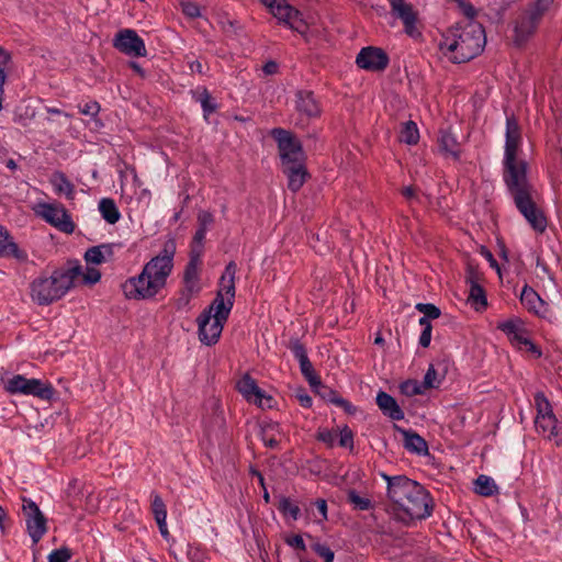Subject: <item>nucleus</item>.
<instances>
[{"label": "nucleus", "mask_w": 562, "mask_h": 562, "mask_svg": "<svg viewBox=\"0 0 562 562\" xmlns=\"http://www.w3.org/2000/svg\"><path fill=\"white\" fill-rule=\"evenodd\" d=\"M4 389L10 394L33 395L41 400H50L54 395L50 384L38 379H27L21 374L8 379L4 382Z\"/></svg>", "instance_id": "7"}, {"label": "nucleus", "mask_w": 562, "mask_h": 562, "mask_svg": "<svg viewBox=\"0 0 562 562\" xmlns=\"http://www.w3.org/2000/svg\"><path fill=\"white\" fill-rule=\"evenodd\" d=\"M416 310L424 314L423 317H426V319H436L440 316V310L430 303H418L416 305Z\"/></svg>", "instance_id": "47"}, {"label": "nucleus", "mask_w": 562, "mask_h": 562, "mask_svg": "<svg viewBox=\"0 0 562 562\" xmlns=\"http://www.w3.org/2000/svg\"><path fill=\"white\" fill-rule=\"evenodd\" d=\"M520 301L522 305L531 313L544 317L548 313V304L540 297V295L530 286L525 285Z\"/></svg>", "instance_id": "21"}, {"label": "nucleus", "mask_w": 562, "mask_h": 562, "mask_svg": "<svg viewBox=\"0 0 562 562\" xmlns=\"http://www.w3.org/2000/svg\"><path fill=\"white\" fill-rule=\"evenodd\" d=\"M401 393L406 396L423 394L426 390L423 383L417 380H407L400 385Z\"/></svg>", "instance_id": "41"}, {"label": "nucleus", "mask_w": 562, "mask_h": 562, "mask_svg": "<svg viewBox=\"0 0 562 562\" xmlns=\"http://www.w3.org/2000/svg\"><path fill=\"white\" fill-rule=\"evenodd\" d=\"M236 271V263L234 261L228 262L220 279L218 290L214 301L210 305L209 310L203 311L210 312L212 318L222 323H226L234 305Z\"/></svg>", "instance_id": "6"}, {"label": "nucleus", "mask_w": 562, "mask_h": 562, "mask_svg": "<svg viewBox=\"0 0 562 562\" xmlns=\"http://www.w3.org/2000/svg\"><path fill=\"white\" fill-rule=\"evenodd\" d=\"M391 7V11L394 15H396L403 22L405 27V32L409 36H415L417 34L416 22H417V13L415 12L413 5L407 3L405 0H387Z\"/></svg>", "instance_id": "16"}, {"label": "nucleus", "mask_w": 562, "mask_h": 562, "mask_svg": "<svg viewBox=\"0 0 562 562\" xmlns=\"http://www.w3.org/2000/svg\"><path fill=\"white\" fill-rule=\"evenodd\" d=\"M381 476L387 484L391 513L396 520L407 525L431 515L432 498L423 485L404 475L390 476L381 473Z\"/></svg>", "instance_id": "1"}, {"label": "nucleus", "mask_w": 562, "mask_h": 562, "mask_svg": "<svg viewBox=\"0 0 562 562\" xmlns=\"http://www.w3.org/2000/svg\"><path fill=\"white\" fill-rule=\"evenodd\" d=\"M180 7L182 12L189 18H198L201 14L199 5L193 1L181 0Z\"/></svg>", "instance_id": "49"}, {"label": "nucleus", "mask_w": 562, "mask_h": 562, "mask_svg": "<svg viewBox=\"0 0 562 562\" xmlns=\"http://www.w3.org/2000/svg\"><path fill=\"white\" fill-rule=\"evenodd\" d=\"M504 180L514 198L517 209L535 231L542 233L547 227V220L542 212L537 209L530 196V188L526 177V165L524 162H517L516 159L510 162L504 160Z\"/></svg>", "instance_id": "4"}, {"label": "nucleus", "mask_w": 562, "mask_h": 562, "mask_svg": "<svg viewBox=\"0 0 562 562\" xmlns=\"http://www.w3.org/2000/svg\"><path fill=\"white\" fill-rule=\"evenodd\" d=\"M474 491L482 496H492L497 492L495 481L487 475H479L474 482Z\"/></svg>", "instance_id": "35"}, {"label": "nucleus", "mask_w": 562, "mask_h": 562, "mask_svg": "<svg viewBox=\"0 0 562 562\" xmlns=\"http://www.w3.org/2000/svg\"><path fill=\"white\" fill-rule=\"evenodd\" d=\"M36 213L59 231L71 234L75 224L66 209L59 203H40Z\"/></svg>", "instance_id": "10"}, {"label": "nucleus", "mask_w": 562, "mask_h": 562, "mask_svg": "<svg viewBox=\"0 0 562 562\" xmlns=\"http://www.w3.org/2000/svg\"><path fill=\"white\" fill-rule=\"evenodd\" d=\"M81 277L83 283L86 284H94L101 279V273L95 268H87L86 271L81 269V273L78 278Z\"/></svg>", "instance_id": "50"}, {"label": "nucleus", "mask_w": 562, "mask_h": 562, "mask_svg": "<svg viewBox=\"0 0 562 562\" xmlns=\"http://www.w3.org/2000/svg\"><path fill=\"white\" fill-rule=\"evenodd\" d=\"M317 438L327 443L328 446H333L337 438H339V445L345 448H351L353 445V434L352 431L347 427L344 426L342 428H319Z\"/></svg>", "instance_id": "18"}, {"label": "nucleus", "mask_w": 562, "mask_h": 562, "mask_svg": "<svg viewBox=\"0 0 562 562\" xmlns=\"http://www.w3.org/2000/svg\"><path fill=\"white\" fill-rule=\"evenodd\" d=\"M535 407L537 411V416H536L535 422H538L539 419H554L555 420V416L553 414L552 406L542 392H538L535 395Z\"/></svg>", "instance_id": "33"}, {"label": "nucleus", "mask_w": 562, "mask_h": 562, "mask_svg": "<svg viewBox=\"0 0 562 562\" xmlns=\"http://www.w3.org/2000/svg\"><path fill=\"white\" fill-rule=\"evenodd\" d=\"M70 558V551L67 548H61L49 553L48 562H68Z\"/></svg>", "instance_id": "52"}, {"label": "nucleus", "mask_w": 562, "mask_h": 562, "mask_svg": "<svg viewBox=\"0 0 562 562\" xmlns=\"http://www.w3.org/2000/svg\"><path fill=\"white\" fill-rule=\"evenodd\" d=\"M274 424H265V426L261 429V436L262 440L266 446L274 448L279 440L274 438L273 436H269V431L272 430Z\"/></svg>", "instance_id": "55"}, {"label": "nucleus", "mask_w": 562, "mask_h": 562, "mask_svg": "<svg viewBox=\"0 0 562 562\" xmlns=\"http://www.w3.org/2000/svg\"><path fill=\"white\" fill-rule=\"evenodd\" d=\"M468 301L472 303L476 311L484 310L487 305L485 292L476 281H472Z\"/></svg>", "instance_id": "37"}, {"label": "nucleus", "mask_w": 562, "mask_h": 562, "mask_svg": "<svg viewBox=\"0 0 562 562\" xmlns=\"http://www.w3.org/2000/svg\"><path fill=\"white\" fill-rule=\"evenodd\" d=\"M356 64L368 71H382L389 65V57L382 48L368 46L359 52Z\"/></svg>", "instance_id": "14"}, {"label": "nucleus", "mask_w": 562, "mask_h": 562, "mask_svg": "<svg viewBox=\"0 0 562 562\" xmlns=\"http://www.w3.org/2000/svg\"><path fill=\"white\" fill-rule=\"evenodd\" d=\"M99 211H100L102 217L109 224L117 223L121 217L120 211H119L114 200H112L110 198H103L100 200Z\"/></svg>", "instance_id": "31"}, {"label": "nucleus", "mask_w": 562, "mask_h": 562, "mask_svg": "<svg viewBox=\"0 0 562 562\" xmlns=\"http://www.w3.org/2000/svg\"><path fill=\"white\" fill-rule=\"evenodd\" d=\"M376 404L383 414L393 420H401L404 418V413L393 396L380 391L376 395Z\"/></svg>", "instance_id": "24"}, {"label": "nucleus", "mask_w": 562, "mask_h": 562, "mask_svg": "<svg viewBox=\"0 0 562 562\" xmlns=\"http://www.w3.org/2000/svg\"><path fill=\"white\" fill-rule=\"evenodd\" d=\"M440 150L447 155L452 157L454 160L460 158V146L456 140L454 136L449 132H441L438 139Z\"/></svg>", "instance_id": "28"}, {"label": "nucleus", "mask_w": 562, "mask_h": 562, "mask_svg": "<svg viewBox=\"0 0 562 562\" xmlns=\"http://www.w3.org/2000/svg\"><path fill=\"white\" fill-rule=\"evenodd\" d=\"M270 12L280 22L286 24L290 29L304 34L307 26L303 21L299 10L290 5L286 0H276L268 5Z\"/></svg>", "instance_id": "11"}, {"label": "nucleus", "mask_w": 562, "mask_h": 562, "mask_svg": "<svg viewBox=\"0 0 562 562\" xmlns=\"http://www.w3.org/2000/svg\"><path fill=\"white\" fill-rule=\"evenodd\" d=\"M538 435L552 440L557 446L562 445V424H535Z\"/></svg>", "instance_id": "29"}, {"label": "nucleus", "mask_w": 562, "mask_h": 562, "mask_svg": "<svg viewBox=\"0 0 562 562\" xmlns=\"http://www.w3.org/2000/svg\"><path fill=\"white\" fill-rule=\"evenodd\" d=\"M236 387L247 402H260V397L262 396V390L258 386L256 380L251 378L248 373L244 374L237 381Z\"/></svg>", "instance_id": "23"}, {"label": "nucleus", "mask_w": 562, "mask_h": 562, "mask_svg": "<svg viewBox=\"0 0 562 562\" xmlns=\"http://www.w3.org/2000/svg\"><path fill=\"white\" fill-rule=\"evenodd\" d=\"M491 10L496 12L497 18L501 20L503 16V13L507 10V3L501 2V3H494L491 7Z\"/></svg>", "instance_id": "64"}, {"label": "nucleus", "mask_w": 562, "mask_h": 562, "mask_svg": "<svg viewBox=\"0 0 562 562\" xmlns=\"http://www.w3.org/2000/svg\"><path fill=\"white\" fill-rule=\"evenodd\" d=\"M181 290L195 296L201 291L200 281L183 280V286Z\"/></svg>", "instance_id": "59"}, {"label": "nucleus", "mask_w": 562, "mask_h": 562, "mask_svg": "<svg viewBox=\"0 0 562 562\" xmlns=\"http://www.w3.org/2000/svg\"><path fill=\"white\" fill-rule=\"evenodd\" d=\"M22 512L29 536L37 543L47 531V520L40 507L30 498H22Z\"/></svg>", "instance_id": "9"}, {"label": "nucleus", "mask_w": 562, "mask_h": 562, "mask_svg": "<svg viewBox=\"0 0 562 562\" xmlns=\"http://www.w3.org/2000/svg\"><path fill=\"white\" fill-rule=\"evenodd\" d=\"M176 241L168 239L161 251L151 258L137 277L122 284L124 295L130 300H148L156 296L166 285L173 268Z\"/></svg>", "instance_id": "2"}, {"label": "nucleus", "mask_w": 562, "mask_h": 562, "mask_svg": "<svg viewBox=\"0 0 562 562\" xmlns=\"http://www.w3.org/2000/svg\"><path fill=\"white\" fill-rule=\"evenodd\" d=\"M539 22L538 19L525 10L515 25V43L518 45L525 43L535 33Z\"/></svg>", "instance_id": "20"}, {"label": "nucleus", "mask_w": 562, "mask_h": 562, "mask_svg": "<svg viewBox=\"0 0 562 562\" xmlns=\"http://www.w3.org/2000/svg\"><path fill=\"white\" fill-rule=\"evenodd\" d=\"M400 140L407 145H416L419 140V132L417 125L413 121L403 124L400 132Z\"/></svg>", "instance_id": "38"}, {"label": "nucleus", "mask_w": 562, "mask_h": 562, "mask_svg": "<svg viewBox=\"0 0 562 562\" xmlns=\"http://www.w3.org/2000/svg\"><path fill=\"white\" fill-rule=\"evenodd\" d=\"M81 267L66 271L56 270L49 277H38L31 283V296L38 305H49L60 300L75 284Z\"/></svg>", "instance_id": "5"}, {"label": "nucleus", "mask_w": 562, "mask_h": 562, "mask_svg": "<svg viewBox=\"0 0 562 562\" xmlns=\"http://www.w3.org/2000/svg\"><path fill=\"white\" fill-rule=\"evenodd\" d=\"M199 101L201 102V106L205 114H209V113H212L215 111V105L212 103V98L205 89L200 94Z\"/></svg>", "instance_id": "56"}, {"label": "nucleus", "mask_w": 562, "mask_h": 562, "mask_svg": "<svg viewBox=\"0 0 562 562\" xmlns=\"http://www.w3.org/2000/svg\"><path fill=\"white\" fill-rule=\"evenodd\" d=\"M224 324L212 318L210 312H202L198 317L200 341L206 346L215 345L221 337Z\"/></svg>", "instance_id": "15"}, {"label": "nucleus", "mask_w": 562, "mask_h": 562, "mask_svg": "<svg viewBox=\"0 0 562 562\" xmlns=\"http://www.w3.org/2000/svg\"><path fill=\"white\" fill-rule=\"evenodd\" d=\"M283 172L286 175L289 183L288 187L291 191H299L307 177L306 169L303 164H299V166H289L283 168Z\"/></svg>", "instance_id": "26"}, {"label": "nucleus", "mask_w": 562, "mask_h": 562, "mask_svg": "<svg viewBox=\"0 0 562 562\" xmlns=\"http://www.w3.org/2000/svg\"><path fill=\"white\" fill-rule=\"evenodd\" d=\"M50 183L57 193L65 194L70 200L74 199L75 187L63 172H54L50 178Z\"/></svg>", "instance_id": "30"}, {"label": "nucleus", "mask_w": 562, "mask_h": 562, "mask_svg": "<svg viewBox=\"0 0 562 562\" xmlns=\"http://www.w3.org/2000/svg\"><path fill=\"white\" fill-rule=\"evenodd\" d=\"M113 257V245L102 244L89 248L85 254V259L89 263L101 265Z\"/></svg>", "instance_id": "27"}, {"label": "nucleus", "mask_w": 562, "mask_h": 562, "mask_svg": "<svg viewBox=\"0 0 562 562\" xmlns=\"http://www.w3.org/2000/svg\"><path fill=\"white\" fill-rule=\"evenodd\" d=\"M347 499L357 510H368L372 507L371 499L366 495H361L355 490L348 491Z\"/></svg>", "instance_id": "39"}, {"label": "nucleus", "mask_w": 562, "mask_h": 562, "mask_svg": "<svg viewBox=\"0 0 562 562\" xmlns=\"http://www.w3.org/2000/svg\"><path fill=\"white\" fill-rule=\"evenodd\" d=\"M12 68L13 61L11 54L0 46V93H3V87Z\"/></svg>", "instance_id": "36"}, {"label": "nucleus", "mask_w": 562, "mask_h": 562, "mask_svg": "<svg viewBox=\"0 0 562 562\" xmlns=\"http://www.w3.org/2000/svg\"><path fill=\"white\" fill-rule=\"evenodd\" d=\"M0 256H12L20 261H25L27 259L26 252L18 247V245L12 240L9 232L2 226H0Z\"/></svg>", "instance_id": "25"}, {"label": "nucleus", "mask_w": 562, "mask_h": 562, "mask_svg": "<svg viewBox=\"0 0 562 562\" xmlns=\"http://www.w3.org/2000/svg\"><path fill=\"white\" fill-rule=\"evenodd\" d=\"M79 112L83 115L95 117L100 112V104L97 101H89L78 105Z\"/></svg>", "instance_id": "51"}, {"label": "nucleus", "mask_w": 562, "mask_h": 562, "mask_svg": "<svg viewBox=\"0 0 562 562\" xmlns=\"http://www.w3.org/2000/svg\"><path fill=\"white\" fill-rule=\"evenodd\" d=\"M200 250L190 251V260L183 271V280L200 281Z\"/></svg>", "instance_id": "34"}, {"label": "nucleus", "mask_w": 562, "mask_h": 562, "mask_svg": "<svg viewBox=\"0 0 562 562\" xmlns=\"http://www.w3.org/2000/svg\"><path fill=\"white\" fill-rule=\"evenodd\" d=\"M193 295L187 293L183 290L179 291L178 297L175 300V305L177 310H186L189 307V304L192 300Z\"/></svg>", "instance_id": "57"}, {"label": "nucleus", "mask_w": 562, "mask_h": 562, "mask_svg": "<svg viewBox=\"0 0 562 562\" xmlns=\"http://www.w3.org/2000/svg\"><path fill=\"white\" fill-rule=\"evenodd\" d=\"M272 136L278 142L282 166H299L303 164V151L301 145L294 139L292 134L283 128H274Z\"/></svg>", "instance_id": "8"}, {"label": "nucleus", "mask_w": 562, "mask_h": 562, "mask_svg": "<svg viewBox=\"0 0 562 562\" xmlns=\"http://www.w3.org/2000/svg\"><path fill=\"white\" fill-rule=\"evenodd\" d=\"M315 506H316L318 513L321 514L322 519L326 520L327 519V503H326V501L317 499L315 502Z\"/></svg>", "instance_id": "62"}, {"label": "nucleus", "mask_w": 562, "mask_h": 562, "mask_svg": "<svg viewBox=\"0 0 562 562\" xmlns=\"http://www.w3.org/2000/svg\"><path fill=\"white\" fill-rule=\"evenodd\" d=\"M296 110L306 117H316L321 114V108L311 91H299L296 93Z\"/></svg>", "instance_id": "22"}, {"label": "nucleus", "mask_w": 562, "mask_h": 562, "mask_svg": "<svg viewBox=\"0 0 562 562\" xmlns=\"http://www.w3.org/2000/svg\"><path fill=\"white\" fill-rule=\"evenodd\" d=\"M254 404H256L257 406H259L262 409L271 408L273 405V398H272V396L267 395L262 391V396L260 397V402H255Z\"/></svg>", "instance_id": "60"}, {"label": "nucleus", "mask_w": 562, "mask_h": 562, "mask_svg": "<svg viewBox=\"0 0 562 562\" xmlns=\"http://www.w3.org/2000/svg\"><path fill=\"white\" fill-rule=\"evenodd\" d=\"M521 140L520 127L514 117L506 121L505 159L509 162L516 159L517 150Z\"/></svg>", "instance_id": "19"}, {"label": "nucleus", "mask_w": 562, "mask_h": 562, "mask_svg": "<svg viewBox=\"0 0 562 562\" xmlns=\"http://www.w3.org/2000/svg\"><path fill=\"white\" fill-rule=\"evenodd\" d=\"M553 3V0H537L530 8L526 11L533 15L536 19L541 21L543 14L548 11V9Z\"/></svg>", "instance_id": "44"}, {"label": "nucleus", "mask_w": 562, "mask_h": 562, "mask_svg": "<svg viewBox=\"0 0 562 562\" xmlns=\"http://www.w3.org/2000/svg\"><path fill=\"white\" fill-rule=\"evenodd\" d=\"M113 46L127 56L145 57L147 55L145 42L131 29L117 32L113 40Z\"/></svg>", "instance_id": "12"}, {"label": "nucleus", "mask_w": 562, "mask_h": 562, "mask_svg": "<svg viewBox=\"0 0 562 562\" xmlns=\"http://www.w3.org/2000/svg\"><path fill=\"white\" fill-rule=\"evenodd\" d=\"M296 397H297V400H299V402L301 403L302 406L310 407L312 405V398L305 392H299L296 394Z\"/></svg>", "instance_id": "63"}, {"label": "nucleus", "mask_w": 562, "mask_h": 562, "mask_svg": "<svg viewBox=\"0 0 562 562\" xmlns=\"http://www.w3.org/2000/svg\"><path fill=\"white\" fill-rule=\"evenodd\" d=\"M289 348L293 352L294 357L297 359L299 363L303 360L308 359L306 349L299 339H291Z\"/></svg>", "instance_id": "48"}, {"label": "nucleus", "mask_w": 562, "mask_h": 562, "mask_svg": "<svg viewBox=\"0 0 562 562\" xmlns=\"http://www.w3.org/2000/svg\"><path fill=\"white\" fill-rule=\"evenodd\" d=\"M151 510H153L155 520L161 521L162 519H167L166 505H165L162 498L156 493L151 494Z\"/></svg>", "instance_id": "42"}, {"label": "nucleus", "mask_w": 562, "mask_h": 562, "mask_svg": "<svg viewBox=\"0 0 562 562\" xmlns=\"http://www.w3.org/2000/svg\"><path fill=\"white\" fill-rule=\"evenodd\" d=\"M300 369L304 378L308 381L310 385L319 392L328 391V387L322 384L318 375L315 373L314 368L310 361V359L303 360L300 362Z\"/></svg>", "instance_id": "32"}, {"label": "nucleus", "mask_w": 562, "mask_h": 562, "mask_svg": "<svg viewBox=\"0 0 562 562\" xmlns=\"http://www.w3.org/2000/svg\"><path fill=\"white\" fill-rule=\"evenodd\" d=\"M485 44L486 36L482 24L476 21L463 20L442 35L439 50L450 61L461 64L479 56Z\"/></svg>", "instance_id": "3"}, {"label": "nucleus", "mask_w": 562, "mask_h": 562, "mask_svg": "<svg viewBox=\"0 0 562 562\" xmlns=\"http://www.w3.org/2000/svg\"><path fill=\"white\" fill-rule=\"evenodd\" d=\"M419 325L423 327L420 337H419V345L424 348H427L430 345L431 341V330L432 326L426 317L419 318Z\"/></svg>", "instance_id": "45"}, {"label": "nucleus", "mask_w": 562, "mask_h": 562, "mask_svg": "<svg viewBox=\"0 0 562 562\" xmlns=\"http://www.w3.org/2000/svg\"><path fill=\"white\" fill-rule=\"evenodd\" d=\"M319 395L323 397H328L330 402L336 403L337 405L341 406L348 415L353 416V413L356 412V408L346 400L338 397L337 394L328 389V391L319 392Z\"/></svg>", "instance_id": "43"}, {"label": "nucleus", "mask_w": 562, "mask_h": 562, "mask_svg": "<svg viewBox=\"0 0 562 562\" xmlns=\"http://www.w3.org/2000/svg\"><path fill=\"white\" fill-rule=\"evenodd\" d=\"M213 222H214V217H213L212 213H210L209 211L202 210L198 213L199 227L207 231L209 226H211L213 224Z\"/></svg>", "instance_id": "58"}, {"label": "nucleus", "mask_w": 562, "mask_h": 562, "mask_svg": "<svg viewBox=\"0 0 562 562\" xmlns=\"http://www.w3.org/2000/svg\"><path fill=\"white\" fill-rule=\"evenodd\" d=\"M205 235H206V229L204 228H201V227H198L195 234H194V237H193V241H192V245H191V251H194V250H200V256H202L203 254V240L205 238Z\"/></svg>", "instance_id": "53"}, {"label": "nucleus", "mask_w": 562, "mask_h": 562, "mask_svg": "<svg viewBox=\"0 0 562 562\" xmlns=\"http://www.w3.org/2000/svg\"><path fill=\"white\" fill-rule=\"evenodd\" d=\"M312 548L321 558L324 559L325 562L334 561L335 555L329 547L322 544V543H315V544H313Z\"/></svg>", "instance_id": "54"}, {"label": "nucleus", "mask_w": 562, "mask_h": 562, "mask_svg": "<svg viewBox=\"0 0 562 562\" xmlns=\"http://www.w3.org/2000/svg\"><path fill=\"white\" fill-rule=\"evenodd\" d=\"M440 383H441V378L439 376L435 367L432 364H430L425 376H424V381H423L425 389L427 390V389L438 387L440 385Z\"/></svg>", "instance_id": "46"}, {"label": "nucleus", "mask_w": 562, "mask_h": 562, "mask_svg": "<svg viewBox=\"0 0 562 562\" xmlns=\"http://www.w3.org/2000/svg\"><path fill=\"white\" fill-rule=\"evenodd\" d=\"M503 333H505L510 342L520 347L525 346L529 351L533 352L537 357L541 356V351L535 346L527 336V330L524 323L519 318H512L499 323L497 326Z\"/></svg>", "instance_id": "13"}, {"label": "nucleus", "mask_w": 562, "mask_h": 562, "mask_svg": "<svg viewBox=\"0 0 562 562\" xmlns=\"http://www.w3.org/2000/svg\"><path fill=\"white\" fill-rule=\"evenodd\" d=\"M288 544L300 550H305V543L301 536L295 535L288 539Z\"/></svg>", "instance_id": "61"}, {"label": "nucleus", "mask_w": 562, "mask_h": 562, "mask_svg": "<svg viewBox=\"0 0 562 562\" xmlns=\"http://www.w3.org/2000/svg\"><path fill=\"white\" fill-rule=\"evenodd\" d=\"M394 429L401 437V441L407 451L419 456L428 453V445L420 435L412 429L400 427L397 424H394Z\"/></svg>", "instance_id": "17"}, {"label": "nucleus", "mask_w": 562, "mask_h": 562, "mask_svg": "<svg viewBox=\"0 0 562 562\" xmlns=\"http://www.w3.org/2000/svg\"><path fill=\"white\" fill-rule=\"evenodd\" d=\"M278 509L283 516L290 517L293 520H297L300 517V507L288 497H280Z\"/></svg>", "instance_id": "40"}]
</instances>
